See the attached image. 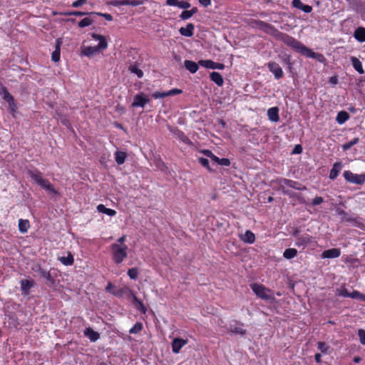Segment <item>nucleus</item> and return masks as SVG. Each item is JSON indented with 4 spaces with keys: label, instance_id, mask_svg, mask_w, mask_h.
I'll list each match as a JSON object with an SVG mask.
<instances>
[{
    "label": "nucleus",
    "instance_id": "a19ab883",
    "mask_svg": "<svg viewBox=\"0 0 365 365\" xmlns=\"http://www.w3.org/2000/svg\"><path fill=\"white\" fill-rule=\"evenodd\" d=\"M336 294L343 297L351 298V292H349L346 288L344 287L336 289Z\"/></svg>",
    "mask_w": 365,
    "mask_h": 365
},
{
    "label": "nucleus",
    "instance_id": "c03bdc74",
    "mask_svg": "<svg viewBox=\"0 0 365 365\" xmlns=\"http://www.w3.org/2000/svg\"><path fill=\"white\" fill-rule=\"evenodd\" d=\"M128 275L132 279H136L138 275V271L137 268H131L128 271Z\"/></svg>",
    "mask_w": 365,
    "mask_h": 365
},
{
    "label": "nucleus",
    "instance_id": "2eb2a0df",
    "mask_svg": "<svg viewBox=\"0 0 365 365\" xmlns=\"http://www.w3.org/2000/svg\"><path fill=\"white\" fill-rule=\"evenodd\" d=\"M341 255V250L338 248H332L324 251L322 254L323 259H333L339 257Z\"/></svg>",
    "mask_w": 365,
    "mask_h": 365
},
{
    "label": "nucleus",
    "instance_id": "c85d7f7f",
    "mask_svg": "<svg viewBox=\"0 0 365 365\" xmlns=\"http://www.w3.org/2000/svg\"><path fill=\"white\" fill-rule=\"evenodd\" d=\"M349 114L346 111L342 110L338 113L336 121L339 124L342 125L349 119Z\"/></svg>",
    "mask_w": 365,
    "mask_h": 365
},
{
    "label": "nucleus",
    "instance_id": "72a5a7b5",
    "mask_svg": "<svg viewBox=\"0 0 365 365\" xmlns=\"http://www.w3.org/2000/svg\"><path fill=\"white\" fill-rule=\"evenodd\" d=\"M126 153L122 151H116L115 153V160L118 165H122L124 163L126 158Z\"/></svg>",
    "mask_w": 365,
    "mask_h": 365
},
{
    "label": "nucleus",
    "instance_id": "0eeeda50",
    "mask_svg": "<svg viewBox=\"0 0 365 365\" xmlns=\"http://www.w3.org/2000/svg\"><path fill=\"white\" fill-rule=\"evenodd\" d=\"M255 24L261 30L264 31L266 34L272 36L275 38L277 37L279 33L280 32L278 29H277L272 25L267 24L262 21H257L255 22Z\"/></svg>",
    "mask_w": 365,
    "mask_h": 365
},
{
    "label": "nucleus",
    "instance_id": "bf43d9fd",
    "mask_svg": "<svg viewBox=\"0 0 365 365\" xmlns=\"http://www.w3.org/2000/svg\"><path fill=\"white\" fill-rule=\"evenodd\" d=\"M86 1H87L86 0H76L72 3L71 6L73 8H78V7H80L82 5L85 4L86 3Z\"/></svg>",
    "mask_w": 365,
    "mask_h": 365
},
{
    "label": "nucleus",
    "instance_id": "20e7f679",
    "mask_svg": "<svg viewBox=\"0 0 365 365\" xmlns=\"http://www.w3.org/2000/svg\"><path fill=\"white\" fill-rule=\"evenodd\" d=\"M92 38L96 41H99V43L97 46H87L85 47L83 50V53L86 56H91L96 53L99 50H104L108 47V43L106 41V38L103 36L96 34H92Z\"/></svg>",
    "mask_w": 365,
    "mask_h": 365
},
{
    "label": "nucleus",
    "instance_id": "6ab92c4d",
    "mask_svg": "<svg viewBox=\"0 0 365 365\" xmlns=\"http://www.w3.org/2000/svg\"><path fill=\"white\" fill-rule=\"evenodd\" d=\"M343 164L341 162H336L334 163L333 167L329 173V178L335 180L342 170Z\"/></svg>",
    "mask_w": 365,
    "mask_h": 365
},
{
    "label": "nucleus",
    "instance_id": "4d7b16f0",
    "mask_svg": "<svg viewBox=\"0 0 365 365\" xmlns=\"http://www.w3.org/2000/svg\"><path fill=\"white\" fill-rule=\"evenodd\" d=\"M358 335L359 336L360 342L365 345V330L359 329L358 331Z\"/></svg>",
    "mask_w": 365,
    "mask_h": 365
},
{
    "label": "nucleus",
    "instance_id": "dca6fc26",
    "mask_svg": "<svg viewBox=\"0 0 365 365\" xmlns=\"http://www.w3.org/2000/svg\"><path fill=\"white\" fill-rule=\"evenodd\" d=\"M0 95L2 96L3 99L9 103L11 108H12V106H14V98L11 96V94L8 91L6 87L2 86L1 88Z\"/></svg>",
    "mask_w": 365,
    "mask_h": 365
},
{
    "label": "nucleus",
    "instance_id": "4be33fe9",
    "mask_svg": "<svg viewBox=\"0 0 365 365\" xmlns=\"http://www.w3.org/2000/svg\"><path fill=\"white\" fill-rule=\"evenodd\" d=\"M267 116L270 121L277 123L279 120V108L277 107H272L267 110Z\"/></svg>",
    "mask_w": 365,
    "mask_h": 365
},
{
    "label": "nucleus",
    "instance_id": "7c9ffc66",
    "mask_svg": "<svg viewBox=\"0 0 365 365\" xmlns=\"http://www.w3.org/2000/svg\"><path fill=\"white\" fill-rule=\"evenodd\" d=\"M282 182L287 186L292 187L295 190H302L305 189L304 186H301L297 182L287 180V179H283Z\"/></svg>",
    "mask_w": 365,
    "mask_h": 365
},
{
    "label": "nucleus",
    "instance_id": "6e6d98bb",
    "mask_svg": "<svg viewBox=\"0 0 365 365\" xmlns=\"http://www.w3.org/2000/svg\"><path fill=\"white\" fill-rule=\"evenodd\" d=\"M152 97L155 99L158 98H163L167 97L166 92H159L156 91L152 94Z\"/></svg>",
    "mask_w": 365,
    "mask_h": 365
},
{
    "label": "nucleus",
    "instance_id": "338daca9",
    "mask_svg": "<svg viewBox=\"0 0 365 365\" xmlns=\"http://www.w3.org/2000/svg\"><path fill=\"white\" fill-rule=\"evenodd\" d=\"M125 240H126V236H125V235H123L122 237H120L118 240V242H117L116 244H117V245H126L125 244Z\"/></svg>",
    "mask_w": 365,
    "mask_h": 365
},
{
    "label": "nucleus",
    "instance_id": "f704fd0d",
    "mask_svg": "<svg viewBox=\"0 0 365 365\" xmlns=\"http://www.w3.org/2000/svg\"><path fill=\"white\" fill-rule=\"evenodd\" d=\"M297 255V250L294 248L286 249L283 253V257L287 259L295 257Z\"/></svg>",
    "mask_w": 365,
    "mask_h": 365
},
{
    "label": "nucleus",
    "instance_id": "c756f323",
    "mask_svg": "<svg viewBox=\"0 0 365 365\" xmlns=\"http://www.w3.org/2000/svg\"><path fill=\"white\" fill-rule=\"evenodd\" d=\"M97 210L99 212L106 214V215H107L108 216H111V217L115 216L116 215L115 210H114L113 209L107 208L103 204H100L97 206Z\"/></svg>",
    "mask_w": 365,
    "mask_h": 365
},
{
    "label": "nucleus",
    "instance_id": "8fccbe9b",
    "mask_svg": "<svg viewBox=\"0 0 365 365\" xmlns=\"http://www.w3.org/2000/svg\"><path fill=\"white\" fill-rule=\"evenodd\" d=\"M198 160L200 163L205 168H206L208 170L211 171V168L209 166V161L207 159L204 158H199Z\"/></svg>",
    "mask_w": 365,
    "mask_h": 365
},
{
    "label": "nucleus",
    "instance_id": "aec40b11",
    "mask_svg": "<svg viewBox=\"0 0 365 365\" xmlns=\"http://www.w3.org/2000/svg\"><path fill=\"white\" fill-rule=\"evenodd\" d=\"M84 335L88 337L91 342L96 341L100 338V334L97 331H94L92 328H86L83 331Z\"/></svg>",
    "mask_w": 365,
    "mask_h": 365
},
{
    "label": "nucleus",
    "instance_id": "603ef678",
    "mask_svg": "<svg viewBox=\"0 0 365 365\" xmlns=\"http://www.w3.org/2000/svg\"><path fill=\"white\" fill-rule=\"evenodd\" d=\"M128 289V287L122 288V289H118L115 292H113V294L115 296L120 297L123 294H125L127 293Z\"/></svg>",
    "mask_w": 365,
    "mask_h": 365
},
{
    "label": "nucleus",
    "instance_id": "3c124183",
    "mask_svg": "<svg viewBox=\"0 0 365 365\" xmlns=\"http://www.w3.org/2000/svg\"><path fill=\"white\" fill-rule=\"evenodd\" d=\"M317 348L319 349L322 353H326L328 349V346L326 343L319 341L317 343Z\"/></svg>",
    "mask_w": 365,
    "mask_h": 365
},
{
    "label": "nucleus",
    "instance_id": "37998d69",
    "mask_svg": "<svg viewBox=\"0 0 365 365\" xmlns=\"http://www.w3.org/2000/svg\"><path fill=\"white\" fill-rule=\"evenodd\" d=\"M351 298L359 299L361 302H365V294H361V292H359V291H356V290H354L351 292Z\"/></svg>",
    "mask_w": 365,
    "mask_h": 365
},
{
    "label": "nucleus",
    "instance_id": "13d9d810",
    "mask_svg": "<svg viewBox=\"0 0 365 365\" xmlns=\"http://www.w3.org/2000/svg\"><path fill=\"white\" fill-rule=\"evenodd\" d=\"M178 7H179L180 9H189L190 7V4L189 2H187V1H179V4H178Z\"/></svg>",
    "mask_w": 365,
    "mask_h": 365
},
{
    "label": "nucleus",
    "instance_id": "69168bd1",
    "mask_svg": "<svg viewBox=\"0 0 365 365\" xmlns=\"http://www.w3.org/2000/svg\"><path fill=\"white\" fill-rule=\"evenodd\" d=\"M166 4L168 6H178L179 4L178 0H166Z\"/></svg>",
    "mask_w": 365,
    "mask_h": 365
},
{
    "label": "nucleus",
    "instance_id": "5701e85b",
    "mask_svg": "<svg viewBox=\"0 0 365 365\" xmlns=\"http://www.w3.org/2000/svg\"><path fill=\"white\" fill-rule=\"evenodd\" d=\"M194 29L195 26L192 24L190 23L187 24L186 27H181L179 29V32L183 36L191 37L194 34Z\"/></svg>",
    "mask_w": 365,
    "mask_h": 365
},
{
    "label": "nucleus",
    "instance_id": "0e129e2a",
    "mask_svg": "<svg viewBox=\"0 0 365 365\" xmlns=\"http://www.w3.org/2000/svg\"><path fill=\"white\" fill-rule=\"evenodd\" d=\"M179 138L184 143H190V140L188 139V138H187V136L182 132H179Z\"/></svg>",
    "mask_w": 365,
    "mask_h": 365
},
{
    "label": "nucleus",
    "instance_id": "774afa93",
    "mask_svg": "<svg viewBox=\"0 0 365 365\" xmlns=\"http://www.w3.org/2000/svg\"><path fill=\"white\" fill-rule=\"evenodd\" d=\"M302 150V148L301 147V145H297L295 146L294 150H293V153H300Z\"/></svg>",
    "mask_w": 365,
    "mask_h": 365
},
{
    "label": "nucleus",
    "instance_id": "de8ad7c7",
    "mask_svg": "<svg viewBox=\"0 0 365 365\" xmlns=\"http://www.w3.org/2000/svg\"><path fill=\"white\" fill-rule=\"evenodd\" d=\"M90 15H98L104 17L107 21H112L113 16L109 14H102L99 12H91Z\"/></svg>",
    "mask_w": 365,
    "mask_h": 365
},
{
    "label": "nucleus",
    "instance_id": "a18cd8bd",
    "mask_svg": "<svg viewBox=\"0 0 365 365\" xmlns=\"http://www.w3.org/2000/svg\"><path fill=\"white\" fill-rule=\"evenodd\" d=\"M87 14L90 15V13L77 11H68V12L63 13V15H66V16H83L87 15Z\"/></svg>",
    "mask_w": 365,
    "mask_h": 365
},
{
    "label": "nucleus",
    "instance_id": "cd10ccee",
    "mask_svg": "<svg viewBox=\"0 0 365 365\" xmlns=\"http://www.w3.org/2000/svg\"><path fill=\"white\" fill-rule=\"evenodd\" d=\"M210 79L215 82L218 86H222L224 83V80L222 75L216 71L210 73Z\"/></svg>",
    "mask_w": 365,
    "mask_h": 365
},
{
    "label": "nucleus",
    "instance_id": "864d4df0",
    "mask_svg": "<svg viewBox=\"0 0 365 365\" xmlns=\"http://www.w3.org/2000/svg\"><path fill=\"white\" fill-rule=\"evenodd\" d=\"M182 91L178 88H173L168 91H166L167 97L170 96L178 95L182 93Z\"/></svg>",
    "mask_w": 365,
    "mask_h": 365
},
{
    "label": "nucleus",
    "instance_id": "a211bd4d",
    "mask_svg": "<svg viewBox=\"0 0 365 365\" xmlns=\"http://www.w3.org/2000/svg\"><path fill=\"white\" fill-rule=\"evenodd\" d=\"M187 344V341L180 338H175L172 342V349L175 354L180 352V349Z\"/></svg>",
    "mask_w": 365,
    "mask_h": 365
},
{
    "label": "nucleus",
    "instance_id": "39448f33",
    "mask_svg": "<svg viewBox=\"0 0 365 365\" xmlns=\"http://www.w3.org/2000/svg\"><path fill=\"white\" fill-rule=\"evenodd\" d=\"M252 291L259 298L264 299V300H269V299H273L274 295L272 292L267 289L265 287H264L262 284H252L250 285Z\"/></svg>",
    "mask_w": 365,
    "mask_h": 365
},
{
    "label": "nucleus",
    "instance_id": "bb28decb",
    "mask_svg": "<svg viewBox=\"0 0 365 365\" xmlns=\"http://www.w3.org/2000/svg\"><path fill=\"white\" fill-rule=\"evenodd\" d=\"M199 63H197L192 61L185 60L184 62V66L187 70H188L191 73H195L197 71L199 68Z\"/></svg>",
    "mask_w": 365,
    "mask_h": 365
},
{
    "label": "nucleus",
    "instance_id": "7ed1b4c3",
    "mask_svg": "<svg viewBox=\"0 0 365 365\" xmlns=\"http://www.w3.org/2000/svg\"><path fill=\"white\" fill-rule=\"evenodd\" d=\"M127 245L112 244L110 246L112 260L115 264H121L128 256Z\"/></svg>",
    "mask_w": 365,
    "mask_h": 365
},
{
    "label": "nucleus",
    "instance_id": "09e8293b",
    "mask_svg": "<svg viewBox=\"0 0 365 365\" xmlns=\"http://www.w3.org/2000/svg\"><path fill=\"white\" fill-rule=\"evenodd\" d=\"M125 294L127 295L128 299H131L134 302H135L138 299L135 294H134V292L129 288L128 289L127 293Z\"/></svg>",
    "mask_w": 365,
    "mask_h": 365
},
{
    "label": "nucleus",
    "instance_id": "6e6552de",
    "mask_svg": "<svg viewBox=\"0 0 365 365\" xmlns=\"http://www.w3.org/2000/svg\"><path fill=\"white\" fill-rule=\"evenodd\" d=\"M313 242V237L308 234H303L295 239V245L304 249L307 245Z\"/></svg>",
    "mask_w": 365,
    "mask_h": 365
},
{
    "label": "nucleus",
    "instance_id": "9b49d317",
    "mask_svg": "<svg viewBox=\"0 0 365 365\" xmlns=\"http://www.w3.org/2000/svg\"><path fill=\"white\" fill-rule=\"evenodd\" d=\"M198 63L207 68L210 69H220L222 70L225 68V65L221 63H215L211 60H200Z\"/></svg>",
    "mask_w": 365,
    "mask_h": 365
},
{
    "label": "nucleus",
    "instance_id": "5fc2aeb1",
    "mask_svg": "<svg viewBox=\"0 0 365 365\" xmlns=\"http://www.w3.org/2000/svg\"><path fill=\"white\" fill-rule=\"evenodd\" d=\"M216 163L222 166H229L230 161L228 158H219V160H217Z\"/></svg>",
    "mask_w": 365,
    "mask_h": 365
},
{
    "label": "nucleus",
    "instance_id": "ea45409f",
    "mask_svg": "<svg viewBox=\"0 0 365 365\" xmlns=\"http://www.w3.org/2000/svg\"><path fill=\"white\" fill-rule=\"evenodd\" d=\"M359 140V138H354L353 140L344 143L342 145V149L344 150H349L353 145L358 143Z\"/></svg>",
    "mask_w": 365,
    "mask_h": 365
},
{
    "label": "nucleus",
    "instance_id": "473e14b6",
    "mask_svg": "<svg viewBox=\"0 0 365 365\" xmlns=\"http://www.w3.org/2000/svg\"><path fill=\"white\" fill-rule=\"evenodd\" d=\"M18 225L19 230L21 233H26L30 227L29 220L23 219L19 220Z\"/></svg>",
    "mask_w": 365,
    "mask_h": 365
},
{
    "label": "nucleus",
    "instance_id": "f03ea898",
    "mask_svg": "<svg viewBox=\"0 0 365 365\" xmlns=\"http://www.w3.org/2000/svg\"><path fill=\"white\" fill-rule=\"evenodd\" d=\"M27 174L36 184L41 186L43 189H45L48 192L54 195L58 194V192L55 190L51 183L47 179L43 178L42 174L40 171L29 170L27 171Z\"/></svg>",
    "mask_w": 365,
    "mask_h": 365
},
{
    "label": "nucleus",
    "instance_id": "4468645a",
    "mask_svg": "<svg viewBox=\"0 0 365 365\" xmlns=\"http://www.w3.org/2000/svg\"><path fill=\"white\" fill-rule=\"evenodd\" d=\"M143 1L140 0H117L114 1L112 4L114 6H136L141 5Z\"/></svg>",
    "mask_w": 365,
    "mask_h": 365
},
{
    "label": "nucleus",
    "instance_id": "e433bc0d",
    "mask_svg": "<svg viewBox=\"0 0 365 365\" xmlns=\"http://www.w3.org/2000/svg\"><path fill=\"white\" fill-rule=\"evenodd\" d=\"M94 20L91 17H86L80 21L78 24V26L81 28H84L91 25L93 23Z\"/></svg>",
    "mask_w": 365,
    "mask_h": 365
},
{
    "label": "nucleus",
    "instance_id": "412c9836",
    "mask_svg": "<svg viewBox=\"0 0 365 365\" xmlns=\"http://www.w3.org/2000/svg\"><path fill=\"white\" fill-rule=\"evenodd\" d=\"M292 5L293 7L300 9L307 14L312 11V7L311 6L304 5L301 0H292Z\"/></svg>",
    "mask_w": 365,
    "mask_h": 365
},
{
    "label": "nucleus",
    "instance_id": "1a4fd4ad",
    "mask_svg": "<svg viewBox=\"0 0 365 365\" xmlns=\"http://www.w3.org/2000/svg\"><path fill=\"white\" fill-rule=\"evenodd\" d=\"M149 101L150 99L145 94L140 93L134 97L131 106L144 108Z\"/></svg>",
    "mask_w": 365,
    "mask_h": 365
},
{
    "label": "nucleus",
    "instance_id": "c9c22d12",
    "mask_svg": "<svg viewBox=\"0 0 365 365\" xmlns=\"http://www.w3.org/2000/svg\"><path fill=\"white\" fill-rule=\"evenodd\" d=\"M128 70L132 73H135L138 78H142L143 76V71L138 68L135 64L130 65Z\"/></svg>",
    "mask_w": 365,
    "mask_h": 365
},
{
    "label": "nucleus",
    "instance_id": "4c0bfd02",
    "mask_svg": "<svg viewBox=\"0 0 365 365\" xmlns=\"http://www.w3.org/2000/svg\"><path fill=\"white\" fill-rule=\"evenodd\" d=\"M59 260L62 264L66 266L71 265L74 261L73 257L71 255H69L67 257H59Z\"/></svg>",
    "mask_w": 365,
    "mask_h": 365
},
{
    "label": "nucleus",
    "instance_id": "680f3d73",
    "mask_svg": "<svg viewBox=\"0 0 365 365\" xmlns=\"http://www.w3.org/2000/svg\"><path fill=\"white\" fill-rule=\"evenodd\" d=\"M322 202H323V198L322 197H316L313 199L312 204L314 205H320L321 203H322Z\"/></svg>",
    "mask_w": 365,
    "mask_h": 365
},
{
    "label": "nucleus",
    "instance_id": "9d476101",
    "mask_svg": "<svg viewBox=\"0 0 365 365\" xmlns=\"http://www.w3.org/2000/svg\"><path fill=\"white\" fill-rule=\"evenodd\" d=\"M267 67L270 72H272L276 79H279L283 77L284 73L280 66L274 61L269 62Z\"/></svg>",
    "mask_w": 365,
    "mask_h": 365
},
{
    "label": "nucleus",
    "instance_id": "f8f14e48",
    "mask_svg": "<svg viewBox=\"0 0 365 365\" xmlns=\"http://www.w3.org/2000/svg\"><path fill=\"white\" fill-rule=\"evenodd\" d=\"M33 270L36 272H38L41 277L46 279L48 282H50L51 284L54 283V279L51 277L50 272L43 269L40 265H36L34 267H33Z\"/></svg>",
    "mask_w": 365,
    "mask_h": 365
},
{
    "label": "nucleus",
    "instance_id": "423d86ee",
    "mask_svg": "<svg viewBox=\"0 0 365 365\" xmlns=\"http://www.w3.org/2000/svg\"><path fill=\"white\" fill-rule=\"evenodd\" d=\"M344 179L351 183L356 185H363L365 182V173L362 174H355L350 170H345L343 173Z\"/></svg>",
    "mask_w": 365,
    "mask_h": 365
},
{
    "label": "nucleus",
    "instance_id": "f3484780",
    "mask_svg": "<svg viewBox=\"0 0 365 365\" xmlns=\"http://www.w3.org/2000/svg\"><path fill=\"white\" fill-rule=\"evenodd\" d=\"M61 44L62 41L61 38H57L55 41V50L53 51L51 55V59L54 62H58L60 59Z\"/></svg>",
    "mask_w": 365,
    "mask_h": 365
},
{
    "label": "nucleus",
    "instance_id": "a878e982",
    "mask_svg": "<svg viewBox=\"0 0 365 365\" xmlns=\"http://www.w3.org/2000/svg\"><path fill=\"white\" fill-rule=\"evenodd\" d=\"M242 241L246 243L252 244L255 241V236L250 230H247L245 233L240 236Z\"/></svg>",
    "mask_w": 365,
    "mask_h": 365
},
{
    "label": "nucleus",
    "instance_id": "052dcab7",
    "mask_svg": "<svg viewBox=\"0 0 365 365\" xmlns=\"http://www.w3.org/2000/svg\"><path fill=\"white\" fill-rule=\"evenodd\" d=\"M191 16L192 14H190V11L187 10L183 11L180 16V17L183 20L188 19Z\"/></svg>",
    "mask_w": 365,
    "mask_h": 365
},
{
    "label": "nucleus",
    "instance_id": "ddd939ff",
    "mask_svg": "<svg viewBox=\"0 0 365 365\" xmlns=\"http://www.w3.org/2000/svg\"><path fill=\"white\" fill-rule=\"evenodd\" d=\"M243 324L238 323L237 322H234V323H231L229 326L228 330L235 334L240 335H245L246 334V330L243 329Z\"/></svg>",
    "mask_w": 365,
    "mask_h": 365
},
{
    "label": "nucleus",
    "instance_id": "49530a36",
    "mask_svg": "<svg viewBox=\"0 0 365 365\" xmlns=\"http://www.w3.org/2000/svg\"><path fill=\"white\" fill-rule=\"evenodd\" d=\"M135 303H136V308L138 310H140L142 313L145 314L147 311V309L145 307V305L143 304V303L139 299H138V301H136Z\"/></svg>",
    "mask_w": 365,
    "mask_h": 365
},
{
    "label": "nucleus",
    "instance_id": "f257e3e1",
    "mask_svg": "<svg viewBox=\"0 0 365 365\" xmlns=\"http://www.w3.org/2000/svg\"><path fill=\"white\" fill-rule=\"evenodd\" d=\"M277 40L281 41L284 43L288 46L291 47L298 53H301L303 56L309 57V58H315L316 53L312 51L310 48L305 46L300 41L294 38V37L289 36L287 34L279 32Z\"/></svg>",
    "mask_w": 365,
    "mask_h": 365
},
{
    "label": "nucleus",
    "instance_id": "79ce46f5",
    "mask_svg": "<svg viewBox=\"0 0 365 365\" xmlns=\"http://www.w3.org/2000/svg\"><path fill=\"white\" fill-rule=\"evenodd\" d=\"M201 153H203L207 158H210L211 160L213 161L214 163H216L217 160H219V158L215 155L212 153V152L210 150H202Z\"/></svg>",
    "mask_w": 365,
    "mask_h": 365
},
{
    "label": "nucleus",
    "instance_id": "e2e57ef3",
    "mask_svg": "<svg viewBox=\"0 0 365 365\" xmlns=\"http://www.w3.org/2000/svg\"><path fill=\"white\" fill-rule=\"evenodd\" d=\"M199 4L204 6L207 7L211 5V0H198Z\"/></svg>",
    "mask_w": 365,
    "mask_h": 365
},
{
    "label": "nucleus",
    "instance_id": "2f4dec72",
    "mask_svg": "<svg viewBox=\"0 0 365 365\" xmlns=\"http://www.w3.org/2000/svg\"><path fill=\"white\" fill-rule=\"evenodd\" d=\"M351 63H352V66L354 68V69L356 71H358L360 74H363L364 73V71L362 67V63L357 58L352 57Z\"/></svg>",
    "mask_w": 365,
    "mask_h": 365
},
{
    "label": "nucleus",
    "instance_id": "393cba45",
    "mask_svg": "<svg viewBox=\"0 0 365 365\" xmlns=\"http://www.w3.org/2000/svg\"><path fill=\"white\" fill-rule=\"evenodd\" d=\"M354 37L360 43L365 42V28H357L354 33Z\"/></svg>",
    "mask_w": 365,
    "mask_h": 365
},
{
    "label": "nucleus",
    "instance_id": "b1692460",
    "mask_svg": "<svg viewBox=\"0 0 365 365\" xmlns=\"http://www.w3.org/2000/svg\"><path fill=\"white\" fill-rule=\"evenodd\" d=\"M21 289L22 294L26 295L28 294L31 288L34 286V283L33 281L28 279H22L20 282Z\"/></svg>",
    "mask_w": 365,
    "mask_h": 365
},
{
    "label": "nucleus",
    "instance_id": "58836bf2",
    "mask_svg": "<svg viewBox=\"0 0 365 365\" xmlns=\"http://www.w3.org/2000/svg\"><path fill=\"white\" fill-rule=\"evenodd\" d=\"M143 329V324L141 322H136L133 327L129 330L130 334H138Z\"/></svg>",
    "mask_w": 365,
    "mask_h": 365
}]
</instances>
